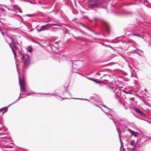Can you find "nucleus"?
<instances>
[{
	"instance_id": "nucleus-20",
	"label": "nucleus",
	"mask_w": 151,
	"mask_h": 151,
	"mask_svg": "<svg viewBox=\"0 0 151 151\" xmlns=\"http://www.w3.org/2000/svg\"><path fill=\"white\" fill-rule=\"evenodd\" d=\"M81 24V25L83 26H84V24H81V23H80Z\"/></svg>"
},
{
	"instance_id": "nucleus-12",
	"label": "nucleus",
	"mask_w": 151,
	"mask_h": 151,
	"mask_svg": "<svg viewBox=\"0 0 151 151\" xmlns=\"http://www.w3.org/2000/svg\"><path fill=\"white\" fill-rule=\"evenodd\" d=\"M20 87L21 89H23L24 91H25V88H24L23 86V84L22 83V82H20Z\"/></svg>"
},
{
	"instance_id": "nucleus-17",
	"label": "nucleus",
	"mask_w": 151,
	"mask_h": 151,
	"mask_svg": "<svg viewBox=\"0 0 151 151\" xmlns=\"http://www.w3.org/2000/svg\"><path fill=\"white\" fill-rule=\"evenodd\" d=\"M130 100H132V101H134V98H130Z\"/></svg>"
},
{
	"instance_id": "nucleus-18",
	"label": "nucleus",
	"mask_w": 151,
	"mask_h": 151,
	"mask_svg": "<svg viewBox=\"0 0 151 151\" xmlns=\"http://www.w3.org/2000/svg\"><path fill=\"white\" fill-rule=\"evenodd\" d=\"M134 35H136V36H138V37H141V36L140 35H137L136 34H134Z\"/></svg>"
},
{
	"instance_id": "nucleus-16",
	"label": "nucleus",
	"mask_w": 151,
	"mask_h": 151,
	"mask_svg": "<svg viewBox=\"0 0 151 151\" xmlns=\"http://www.w3.org/2000/svg\"><path fill=\"white\" fill-rule=\"evenodd\" d=\"M62 57L63 58L66 59H68V58L67 57L65 56H62Z\"/></svg>"
},
{
	"instance_id": "nucleus-10",
	"label": "nucleus",
	"mask_w": 151,
	"mask_h": 151,
	"mask_svg": "<svg viewBox=\"0 0 151 151\" xmlns=\"http://www.w3.org/2000/svg\"><path fill=\"white\" fill-rule=\"evenodd\" d=\"M136 148L135 146L133 147H129L128 148V151H134V150Z\"/></svg>"
},
{
	"instance_id": "nucleus-13",
	"label": "nucleus",
	"mask_w": 151,
	"mask_h": 151,
	"mask_svg": "<svg viewBox=\"0 0 151 151\" xmlns=\"http://www.w3.org/2000/svg\"><path fill=\"white\" fill-rule=\"evenodd\" d=\"M4 110V111L3 112V113H4V112H6L7 111V109L6 108H3L1 109H0V111H3Z\"/></svg>"
},
{
	"instance_id": "nucleus-1",
	"label": "nucleus",
	"mask_w": 151,
	"mask_h": 151,
	"mask_svg": "<svg viewBox=\"0 0 151 151\" xmlns=\"http://www.w3.org/2000/svg\"><path fill=\"white\" fill-rule=\"evenodd\" d=\"M18 57L21 60L22 62H24L23 67L24 68H27L29 64V56L26 54H22L19 52Z\"/></svg>"
},
{
	"instance_id": "nucleus-9",
	"label": "nucleus",
	"mask_w": 151,
	"mask_h": 151,
	"mask_svg": "<svg viewBox=\"0 0 151 151\" xmlns=\"http://www.w3.org/2000/svg\"><path fill=\"white\" fill-rule=\"evenodd\" d=\"M134 111L137 113L141 115H143L144 114L138 108H135L134 109Z\"/></svg>"
},
{
	"instance_id": "nucleus-7",
	"label": "nucleus",
	"mask_w": 151,
	"mask_h": 151,
	"mask_svg": "<svg viewBox=\"0 0 151 151\" xmlns=\"http://www.w3.org/2000/svg\"><path fill=\"white\" fill-rule=\"evenodd\" d=\"M87 78L90 80H92L95 82L99 84H101L102 83V82L101 81H98L94 79L93 78H92L89 77H87Z\"/></svg>"
},
{
	"instance_id": "nucleus-11",
	"label": "nucleus",
	"mask_w": 151,
	"mask_h": 151,
	"mask_svg": "<svg viewBox=\"0 0 151 151\" xmlns=\"http://www.w3.org/2000/svg\"><path fill=\"white\" fill-rule=\"evenodd\" d=\"M110 27L109 26H107L106 27V31L108 33H109L110 32Z\"/></svg>"
},
{
	"instance_id": "nucleus-22",
	"label": "nucleus",
	"mask_w": 151,
	"mask_h": 151,
	"mask_svg": "<svg viewBox=\"0 0 151 151\" xmlns=\"http://www.w3.org/2000/svg\"><path fill=\"white\" fill-rule=\"evenodd\" d=\"M69 61H70V60H68Z\"/></svg>"
},
{
	"instance_id": "nucleus-5",
	"label": "nucleus",
	"mask_w": 151,
	"mask_h": 151,
	"mask_svg": "<svg viewBox=\"0 0 151 151\" xmlns=\"http://www.w3.org/2000/svg\"><path fill=\"white\" fill-rule=\"evenodd\" d=\"M104 81L107 82L110 79V76L109 75L106 74L104 75L103 77H101Z\"/></svg>"
},
{
	"instance_id": "nucleus-19",
	"label": "nucleus",
	"mask_w": 151,
	"mask_h": 151,
	"mask_svg": "<svg viewBox=\"0 0 151 151\" xmlns=\"http://www.w3.org/2000/svg\"><path fill=\"white\" fill-rule=\"evenodd\" d=\"M103 106L104 107H106V108H107V107L106 106L104 105H103Z\"/></svg>"
},
{
	"instance_id": "nucleus-6",
	"label": "nucleus",
	"mask_w": 151,
	"mask_h": 151,
	"mask_svg": "<svg viewBox=\"0 0 151 151\" xmlns=\"http://www.w3.org/2000/svg\"><path fill=\"white\" fill-rule=\"evenodd\" d=\"M6 40L7 42L9 44L10 46V45H12V44L14 43L12 39L9 37L6 39Z\"/></svg>"
},
{
	"instance_id": "nucleus-8",
	"label": "nucleus",
	"mask_w": 151,
	"mask_h": 151,
	"mask_svg": "<svg viewBox=\"0 0 151 151\" xmlns=\"http://www.w3.org/2000/svg\"><path fill=\"white\" fill-rule=\"evenodd\" d=\"M129 132L132 133V134L134 135L135 137H137L138 136V133L135 132L134 131H133L132 130H131V129H129Z\"/></svg>"
},
{
	"instance_id": "nucleus-21",
	"label": "nucleus",
	"mask_w": 151,
	"mask_h": 151,
	"mask_svg": "<svg viewBox=\"0 0 151 151\" xmlns=\"http://www.w3.org/2000/svg\"><path fill=\"white\" fill-rule=\"evenodd\" d=\"M144 91H147V90L146 89L144 90Z\"/></svg>"
},
{
	"instance_id": "nucleus-3",
	"label": "nucleus",
	"mask_w": 151,
	"mask_h": 151,
	"mask_svg": "<svg viewBox=\"0 0 151 151\" xmlns=\"http://www.w3.org/2000/svg\"><path fill=\"white\" fill-rule=\"evenodd\" d=\"M18 45V43H13L12 45H10V47L11 48L12 51L13 52L14 58L16 59L17 56L16 52L18 50V47L17 46Z\"/></svg>"
},
{
	"instance_id": "nucleus-14",
	"label": "nucleus",
	"mask_w": 151,
	"mask_h": 151,
	"mask_svg": "<svg viewBox=\"0 0 151 151\" xmlns=\"http://www.w3.org/2000/svg\"><path fill=\"white\" fill-rule=\"evenodd\" d=\"M134 140H132L130 142V145H131V147H134V146H133V144H134Z\"/></svg>"
},
{
	"instance_id": "nucleus-15",
	"label": "nucleus",
	"mask_w": 151,
	"mask_h": 151,
	"mask_svg": "<svg viewBox=\"0 0 151 151\" xmlns=\"http://www.w3.org/2000/svg\"><path fill=\"white\" fill-rule=\"evenodd\" d=\"M27 50H28L29 52H31L32 50V48L31 47H28Z\"/></svg>"
},
{
	"instance_id": "nucleus-2",
	"label": "nucleus",
	"mask_w": 151,
	"mask_h": 151,
	"mask_svg": "<svg viewBox=\"0 0 151 151\" xmlns=\"http://www.w3.org/2000/svg\"><path fill=\"white\" fill-rule=\"evenodd\" d=\"M101 4L99 0H89L87 3L88 7L91 9H93L95 8H99Z\"/></svg>"
},
{
	"instance_id": "nucleus-4",
	"label": "nucleus",
	"mask_w": 151,
	"mask_h": 151,
	"mask_svg": "<svg viewBox=\"0 0 151 151\" xmlns=\"http://www.w3.org/2000/svg\"><path fill=\"white\" fill-rule=\"evenodd\" d=\"M51 25L56 26V25L55 24H48L42 26L40 29H37L38 32L43 31L47 29L48 28L50 27Z\"/></svg>"
}]
</instances>
